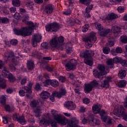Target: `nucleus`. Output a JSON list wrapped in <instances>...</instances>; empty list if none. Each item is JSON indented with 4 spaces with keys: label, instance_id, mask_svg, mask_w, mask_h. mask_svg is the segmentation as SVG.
Listing matches in <instances>:
<instances>
[{
    "label": "nucleus",
    "instance_id": "nucleus-16",
    "mask_svg": "<svg viewBox=\"0 0 127 127\" xmlns=\"http://www.w3.org/2000/svg\"><path fill=\"white\" fill-rule=\"evenodd\" d=\"M64 105L65 108L68 110H74L76 108V105L72 101H67Z\"/></svg>",
    "mask_w": 127,
    "mask_h": 127
},
{
    "label": "nucleus",
    "instance_id": "nucleus-12",
    "mask_svg": "<svg viewBox=\"0 0 127 127\" xmlns=\"http://www.w3.org/2000/svg\"><path fill=\"white\" fill-rule=\"evenodd\" d=\"M112 77L111 76H106L105 77V79L103 81V83L100 85V87L103 88H105L108 89L110 87V82H112Z\"/></svg>",
    "mask_w": 127,
    "mask_h": 127
},
{
    "label": "nucleus",
    "instance_id": "nucleus-40",
    "mask_svg": "<svg viewBox=\"0 0 127 127\" xmlns=\"http://www.w3.org/2000/svg\"><path fill=\"white\" fill-rule=\"evenodd\" d=\"M7 78L9 79V81L11 82H15L16 80V78L12 73H10L9 75H8Z\"/></svg>",
    "mask_w": 127,
    "mask_h": 127
},
{
    "label": "nucleus",
    "instance_id": "nucleus-37",
    "mask_svg": "<svg viewBox=\"0 0 127 127\" xmlns=\"http://www.w3.org/2000/svg\"><path fill=\"white\" fill-rule=\"evenodd\" d=\"M17 122L19 123L21 125H25V119H24V117L20 116L19 117Z\"/></svg>",
    "mask_w": 127,
    "mask_h": 127
},
{
    "label": "nucleus",
    "instance_id": "nucleus-15",
    "mask_svg": "<svg viewBox=\"0 0 127 127\" xmlns=\"http://www.w3.org/2000/svg\"><path fill=\"white\" fill-rule=\"evenodd\" d=\"M79 124V120L78 119L74 118L69 120L68 123V126L70 127H80L78 126Z\"/></svg>",
    "mask_w": 127,
    "mask_h": 127
},
{
    "label": "nucleus",
    "instance_id": "nucleus-31",
    "mask_svg": "<svg viewBox=\"0 0 127 127\" xmlns=\"http://www.w3.org/2000/svg\"><path fill=\"white\" fill-rule=\"evenodd\" d=\"M7 69V68L6 67H4L3 70L2 71V76H3L4 78H7V77H8L9 75L10 74L9 71H8Z\"/></svg>",
    "mask_w": 127,
    "mask_h": 127
},
{
    "label": "nucleus",
    "instance_id": "nucleus-5",
    "mask_svg": "<svg viewBox=\"0 0 127 127\" xmlns=\"http://www.w3.org/2000/svg\"><path fill=\"white\" fill-rule=\"evenodd\" d=\"M5 57L7 58V60L9 61H11L10 63H13L14 64L15 66H16L19 62L16 59H15V57H14V54L12 52H9L5 53Z\"/></svg>",
    "mask_w": 127,
    "mask_h": 127
},
{
    "label": "nucleus",
    "instance_id": "nucleus-43",
    "mask_svg": "<svg viewBox=\"0 0 127 127\" xmlns=\"http://www.w3.org/2000/svg\"><path fill=\"white\" fill-rule=\"evenodd\" d=\"M12 3L14 6H20V1L19 0H12Z\"/></svg>",
    "mask_w": 127,
    "mask_h": 127
},
{
    "label": "nucleus",
    "instance_id": "nucleus-14",
    "mask_svg": "<svg viewBox=\"0 0 127 127\" xmlns=\"http://www.w3.org/2000/svg\"><path fill=\"white\" fill-rule=\"evenodd\" d=\"M121 30L122 28L117 25L113 26L112 28L113 33H114L115 37H119L120 36V33L122 31Z\"/></svg>",
    "mask_w": 127,
    "mask_h": 127
},
{
    "label": "nucleus",
    "instance_id": "nucleus-24",
    "mask_svg": "<svg viewBox=\"0 0 127 127\" xmlns=\"http://www.w3.org/2000/svg\"><path fill=\"white\" fill-rule=\"evenodd\" d=\"M101 106L99 104H96L92 106V110L94 114H99L101 111Z\"/></svg>",
    "mask_w": 127,
    "mask_h": 127
},
{
    "label": "nucleus",
    "instance_id": "nucleus-20",
    "mask_svg": "<svg viewBox=\"0 0 127 127\" xmlns=\"http://www.w3.org/2000/svg\"><path fill=\"white\" fill-rule=\"evenodd\" d=\"M66 94H67V91H66V89L65 88H62L60 92H58L57 91V98L60 99L61 97H63V96H65Z\"/></svg>",
    "mask_w": 127,
    "mask_h": 127
},
{
    "label": "nucleus",
    "instance_id": "nucleus-58",
    "mask_svg": "<svg viewBox=\"0 0 127 127\" xmlns=\"http://www.w3.org/2000/svg\"><path fill=\"white\" fill-rule=\"evenodd\" d=\"M114 45H115V43H114L113 41H109L107 43V46H108V47H112V46H114Z\"/></svg>",
    "mask_w": 127,
    "mask_h": 127
},
{
    "label": "nucleus",
    "instance_id": "nucleus-6",
    "mask_svg": "<svg viewBox=\"0 0 127 127\" xmlns=\"http://www.w3.org/2000/svg\"><path fill=\"white\" fill-rule=\"evenodd\" d=\"M88 122L89 125L92 126L93 127H95V126H100V124H101L100 120L99 119H95V117L93 114H91L88 116Z\"/></svg>",
    "mask_w": 127,
    "mask_h": 127
},
{
    "label": "nucleus",
    "instance_id": "nucleus-39",
    "mask_svg": "<svg viewBox=\"0 0 127 127\" xmlns=\"http://www.w3.org/2000/svg\"><path fill=\"white\" fill-rule=\"evenodd\" d=\"M51 85L54 88H56L59 86V82L56 80H52Z\"/></svg>",
    "mask_w": 127,
    "mask_h": 127
},
{
    "label": "nucleus",
    "instance_id": "nucleus-9",
    "mask_svg": "<svg viewBox=\"0 0 127 127\" xmlns=\"http://www.w3.org/2000/svg\"><path fill=\"white\" fill-rule=\"evenodd\" d=\"M54 119L57 123H58V124H60L61 125H63V126H65L66 124L68 123L67 120L65 119L63 116L58 114L55 116Z\"/></svg>",
    "mask_w": 127,
    "mask_h": 127
},
{
    "label": "nucleus",
    "instance_id": "nucleus-64",
    "mask_svg": "<svg viewBox=\"0 0 127 127\" xmlns=\"http://www.w3.org/2000/svg\"><path fill=\"white\" fill-rule=\"evenodd\" d=\"M121 64L124 67H127V60H123L121 62Z\"/></svg>",
    "mask_w": 127,
    "mask_h": 127
},
{
    "label": "nucleus",
    "instance_id": "nucleus-10",
    "mask_svg": "<svg viewBox=\"0 0 127 127\" xmlns=\"http://www.w3.org/2000/svg\"><path fill=\"white\" fill-rule=\"evenodd\" d=\"M77 65V61L74 59H72L68 63L65 64V67L69 70H74L76 68Z\"/></svg>",
    "mask_w": 127,
    "mask_h": 127
},
{
    "label": "nucleus",
    "instance_id": "nucleus-35",
    "mask_svg": "<svg viewBox=\"0 0 127 127\" xmlns=\"http://www.w3.org/2000/svg\"><path fill=\"white\" fill-rule=\"evenodd\" d=\"M106 63L107 65L109 66V68L110 69H112V68H114V60L113 61L112 59H109V60L107 61Z\"/></svg>",
    "mask_w": 127,
    "mask_h": 127
},
{
    "label": "nucleus",
    "instance_id": "nucleus-11",
    "mask_svg": "<svg viewBox=\"0 0 127 127\" xmlns=\"http://www.w3.org/2000/svg\"><path fill=\"white\" fill-rule=\"evenodd\" d=\"M42 37L39 34H36L34 35L33 38L32 39V45L33 47L37 46V43L41 41Z\"/></svg>",
    "mask_w": 127,
    "mask_h": 127
},
{
    "label": "nucleus",
    "instance_id": "nucleus-22",
    "mask_svg": "<svg viewBox=\"0 0 127 127\" xmlns=\"http://www.w3.org/2000/svg\"><path fill=\"white\" fill-rule=\"evenodd\" d=\"M40 98L43 100H46L50 97V93L47 91H42L40 94Z\"/></svg>",
    "mask_w": 127,
    "mask_h": 127
},
{
    "label": "nucleus",
    "instance_id": "nucleus-49",
    "mask_svg": "<svg viewBox=\"0 0 127 127\" xmlns=\"http://www.w3.org/2000/svg\"><path fill=\"white\" fill-rule=\"evenodd\" d=\"M120 40L122 43H127V36L126 35L121 36Z\"/></svg>",
    "mask_w": 127,
    "mask_h": 127
},
{
    "label": "nucleus",
    "instance_id": "nucleus-18",
    "mask_svg": "<svg viewBox=\"0 0 127 127\" xmlns=\"http://www.w3.org/2000/svg\"><path fill=\"white\" fill-rule=\"evenodd\" d=\"M93 5H90L87 6L85 9V13H84V17H86L87 18H90L91 17V14H89L88 13L92 10L93 8Z\"/></svg>",
    "mask_w": 127,
    "mask_h": 127
},
{
    "label": "nucleus",
    "instance_id": "nucleus-32",
    "mask_svg": "<svg viewBox=\"0 0 127 127\" xmlns=\"http://www.w3.org/2000/svg\"><path fill=\"white\" fill-rule=\"evenodd\" d=\"M27 68L29 70H33L34 69V63L31 61H29L27 63Z\"/></svg>",
    "mask_w": 127,
    "mask_h": 127
},
{
    "label": "nucleus",
    "instance_id": "nucleus-48",
    "mask_svg": "<svg viewBox=\"0 0 127 127\" xmlns=\"http://www.w3.org/2000/svg\"><path fill=\"white\" fill-rule=\"evenodd\" d=\"M84 62L85 64H87V65H89V66L93 65V61L92 60H87L85 59Z\"/></svg>",
    "mask_w": 127,
    "mask_h": 127
},
{
    "label": "nucleus",
    "instance_id": "nucleus-57",
    "mask_svg": "<svg viewBox=\"0 0 127 127\" xmlns=\"http://www.w3.org/2000/svg\"><path fill=\"white\" fill-rule=\"evenodd\" d=\"M116 53L118 54H120L123 52V50L122 49V48L120 47H118L115 49Z\"/></svg>",
    "mask_w": 127,
    "mask_h": 127
},
{
    "label": "nucleus",
    "instance_id": "nucleus-53",
    "mask_svg": "<svg viewBox=\"0 0 127 127\" xmlns=\"http://www.w3.org/2000/svg\"><path fill=\"white\" fill-rule=\"evenodd\" d=\"M6 102V97H5V96H2L0 100V103L2 104V105H5Z\"/></svg>",
    "mask_w": 127,
    "mask_h": 127
},
{
    "label": "nucleus",
    "instance_id": "nucleus-36",
    "mask_svg": "<svg viewBox=\"0 0 127 127\" xmlns=\"http://www.w3.org/2000/svg\"><path fill=\"white\" fill-rule=\"evenodd\" d=\"M38 105V101L35 100H32L30 103V106L31 108H36Z\"/></svg>",
    "mask_w": 127,
    "mask_h": 127
},
{
    "label": "nucleus",
    "instance_id": "nucleus-30",
    "mask_svg": "<svg viewBox=\"0 0 127 127\" xmlns=\"http://www.w3.org/2000/svg\"><path fill=\"white\" fill-rule=\"evenodd\" d=\"M6 87V81L4 78L0 77V89H4Z\"/></svg>",
    "mask_w": 127,
    "mask_h": 127
},
{
    "label": "nucleus",
    "instance_id": "nucleus-4",
    "mask_svg": "<svg viewBox=\"0 0 127 127\" xmlns=\"http://www.w3.org/2000/svg\"><path fill=\"white\" fill-rule=\"evenodd\" d=\"M83 40L85 43L86 47L87 48H90L93 44H94V43L97 41V37H96L95 33L91 32L88 37L83 38Z\"/></svg>",
    "mask_w": 127,
    "mask_h": 127
},
{
    "label": "nucleus",
    "instance_id": "nucleus-47",
    "mask_svg": "<svg viewBox=\"0 0 127 127\" xmlns=\"http://www.w3.org/2000/svg\"><path fill=\"white\" fill-rule=\"evenodd\" d=\"M98 114H99L100 116H101V119H102L103 117L107 116V112L104 110L99 111Z\"/></svg>",
    "mask_w": 127,
    "mask_h": 127
},
{
    "label": "nucleus",
    "instance_id": "nucleus-61",
    "mask_svg": "<svg viewBox=\"0 0 127 127\" xmlns=\"http://www.w3.org/2000/svg\"><path fill=\"white\" fill-rule=\"evenodd\" d=\"M67 23L70 26H73V25H74L75 24V22H74V21L72 19H69L68 20Z\"/></svg>",
    "mask_w": 127,
    "mask_h": 127
},
{
    "label": "nucleus",
    "instance_id": "nucleus-19",
    "mask_svg": "<svg viewBox=\"0 0 127 127\" xmlns=\"http://www.w3.org/2000/svg\"><path fill=\"white\" fill-rule=\"evenodd\" d=\"M110 32H111V29L105 28L99 31L98 33L100 36H102V37H105L107 35H108V34H109Z\"/></svg>",
    "mask_w": 127,
    "mask_h": 127
},
{
    "label": "nucleus",
    "instance_id": "nucleus-26",
    "mask_svg": "<svg viewBox=\"0 0 127 127\" xmlns=\"http://www.w3.org/2000/svg\"><path fill=\"white\" fill-rule=\"evenodd\" d=\"M116 18H118V15L112 13L109 14L106 17L105 19L107 20H113V19H116Z\"/></svg>",
    "mask_w": 127,
    "mask_h": 127
},
{
    "label": "nucleus",
    "instance_id": "nucleus-52",
    "mask_svg": "<svg viewBox=\"0 0 127 127\" xmlns=\"http://www.w3.org/2000/svg\"><path fill=\"white\" fill-rule=\"evenodd\" d=\"M1 22L2 23H8L9 19L6 17H2L1 18Z\"/></svg>",
    "mask_w": 127,
    "mask_h": 127
},
{
    "label": "nucleus",
    "instance_id": "nucleus-34",
    "mask_svg": "<svg viewBox=\"0 0 127 127\" xmlns=\"http://www.w3.org/2000/svg\"><path fill=\"white\" fill-rule=\"evenodd\" d=\"M90 85L92 86L93 88V87H95L96 88H100L101 87V85L99 84V82L96 80H93L91 82Z\"/></svg>",
    "mask_w": 127,
    "mask_h": 127
},
{
    "label": "nucleus",
    "instance_id": "nucleus-51",
    "mask_svg": "<svg viewBox=\"0 0 127 127\" xmlns=\"http://www.w3.org/2000/svg\"><path fill=\"white\" fill-rule=\"evenodd\" d=\"M96 29L99 31H102L104 29V27L100 23H98L96 26Z\"/></svg>",
    "mask_w": 127,
    "mask_h": 127
},
{
    "label": "nucleus",
    "instance_id": "nucleus-54",
    "mask_svg": "<svg viewBox=\"0 0 127 127\" xmlns=\"http://www.w3.org/2000/svg\"><path fill=\"white\" fill-rule=\"evenodd\" d=\"M10 43L11 45L15 46L17 44V43H18V41H17V40L16 39H12L10 41Z\"/></svg>",
    "mask_w": 127,
    "mask_h": 127
},
{
    "label": "nucleus",
    "instance_id": "nucleus-33",
    "mask_svg": "<svg viewBox=\"0 0 127 127\" xmlns=\"http://www.w3.org/2000/svg\"><path fill=\"white\" fill-rule=\"evenodd\" d=\"M33 57H35V58H37L38 59H40V56H41V54L38 52L37 50H35L32 53Z\"/></svg>",
    "mask_w": 127,
    "mask_h": 127
},
{
    "label": "nucleus",
    "instance_id": "nucleus-8",
    "mask_svg": "<svg viewBox=\"0 0 127 127\" xmlns=\"http://www.w3.org/2000/svg\"><path fill=\"white\" fill-rule=\"evenodd\" d=\"M113 114L117 117H124L126 115V110L124 107L120 106L118 109H115L113 111Z\"/></svg>",
    "mask_w": 127,
    "mask_h": 127
},
{
    "label": "nucleus",
    "instance_id": "nucleus-45",
    "mask_svg": "<svg viewBox=\"0 0 127 127\" xmlns=\"http://www.w3.org/2000/svg\"><path fill=\"white\" fill-rule=\"evenodd\" d=\"M4 108L7 112H13L14 111V108H10L9 105H5Z\"/></svg>",
    "mask_w": 127,
    "mask_h": 127
},
{
    "label": "nucleus",
    "instance_id": "nucleus-25",
    "mask_svg": "<svg viewBox=\"0 0 127 127\" xmlns=\"http://www.w3.org/2000/svg\"><path fill=\"white\" fill-rule=\"evenodd\" d=\"M39 125L41 127H48V126H49V122L48 120H46V119H43L41 121H40Z\"/></svg>",
    "mask_w": 127,
    "mask_h": 127
},
{
    "label": "nucleus",
    "instance_id": "nucleus-2",
    "mask_svg": "<svg viewBox=\"0 0 127 127\" xmlns=\"http://www.w3.org/2000/svg\"><path fill=\"white\" fill-rule=\"evenodd\" d=\"M35 27L26 26L21 27L20 29H14V32L16 35H20L21 36H29L31 34L32 31L34 29Z\"/></svg>",
    "mask_w": 127,
    "mask_h": 127
},
{
    "label": "nucleus",
    "instance_id": "nucleus-28",
    "mask_svg": "<svg viewBox=\"0 0 127 127\" xmlns=\"http://www.w3.org/2000/svg\"><path fill=\"white\" fill-rule=\"evenodd\" d=\"M127 76V71L125 70L121 69L119 71L118 77L120 79H125Z\"/></svg>",
    "mask_w": 127,
    "mask_h": 127
},
{
    "label": "nucleus",
    "instance_id": "nucleus-27",
    "mask_svg": "<svg viewBox=\"0 0 127 127\" xmlns=\"http://www.w3.org/2000/svg\"><path fill=\"white\" fill-rule=\"evenodd\" d=\"M101 120L102 122H104L105 124H107V125H111L112 124V120L110 119V117L107 115L102 117Z\"/></svg>",
    "mask_w": 127,
    "mask_h": 127
},
{
    "label": "nucleus",
    "instance_id": "nucleus-62",
    "mask_svg": "<svg viewBox=\"0 0 127 127\" xmlns=\"http://www.w3.org/2000/svg\"><path fill=\"white\" fill-rule=\"evenodd\" d=\"M2 119L3 124H7V123H8V119H9V117H3Z\"/></svg>",
    "mask_w": 127,
    "mask_h": 127
},
{
    "label": "nucleus",
    "instance_id": "nucleus-7",
    "mask_svg": "<svg viewBox=\"0 0 127 127\" xmlns=\"http://www.w3.org/2000/svg\"><path fill=\"white\" fill-rule=\"evenodd\" d=\"M60 28V26L57 23L50 24L49 26H46L47 31L51 32H56Z\"/></svg>",
    "mask_w": 127,
    "mask_h": 127
},
{
    "label": "nucleus",
    "instance_id": "nucleus-1",
    "mask_svg": "<svg viewBox=\"0 0 127 127\" xmlns=\"http://www.w3.org/2000/svg\"><path fill=\"white\" fill-rule=\"evenodd\" d=\"M97 69L93 70V75L95 78H98L100 80H103L104 79V75H106L107 73H109L110 69L107 68V71H106V67L104 64H99L97 66Z\"/></svg>",
    "mask_w": 127,
    "mask_h": 127
},
{
    "label": "nucleus",
    "instance_id": "nucleus-56",
    "mask_svg": "<svg viewBox=\"0 0 127 127\" xmlns=\"http://www.w3.org/2000/svg\"><path fill=\"white\" fill-rule=\"evenodd\" d=\"M88 28H89V25L85 24L82 27V30L83 32H86V31H88Z\"/></svg>",
    "mask_w": 127,
    "mask_h": 127
},
{
    "label": "nucleus",
    "instance_id": "nucleus-17",
    "mask_svg": "<svg viewBox=\"0 0 127 127\" xmlns=\"http://www.w3.org/2000/svg\"><path fill=\"white\" fill-rule=\"evenodd\" d=\"M53 5L48 4L45 7V11L47 14H50L53 12Z\"/></svg>",
    "mask_w": 127,
    "mask_h": 127
},
{
    "label": "nucleus",
    "instance_id": "nucleus-13",
    "mask_svg": "<svg viewBox=\"0 0 127 127\" xmlns=\"http://www.w3.org/2000/svg\"><path fill=\"white\" fill-rule=\"evenodd\" d=\"M29 18V14H25L24 16V18L22 19V22L27 24L28 26H32V27H35L36 26V24H34L33 22L31 21H28V19Z\"/></svg>",
    "mask_w": 127,
    "mask_h": 127
},
{
    "label": "nucleus",
    "instance_id": "nucleus-23",
    "mask_svg": "<svg viewBox=\"0 0 127 127\" xmlns=\"http://www.w3.org/2000/svg\"><path fill=\"white\" fill-rule=\"evenodd\" d=\"M29 87L27 86H25L24 87V89L25 90L26 93H28V94H32V91L31 90V88H32V86H33V83L30 81L28 83Z\"/></svg>",
    "mask_w": 127,
    "mask_h": 127
},
{
    "label": "nucleus",
    "instance_id": "nucleus-60",
    "mask_svg": "<svg viewBox=\"0 0 127 127\" xmlns=\"http://www.w3.org/2000/svg\"><path fill=\"white\" fill-rule=\"evenodd\" d=\"M110 48L106 47L104 49H103V53L105 54H109V52H110Z\"/></svg>",
    "mask_w": 127,
    "mask_h": 127
},
{
    "label": "nucleus",
    "instance_id": "nucleus-29",
    "mask_svg": "<svg viewBox=\"0 0 127 127\" xmlns=\"http://www.w3.org/2000/svg\"><path fill=\"white\" fill-rule=\"evenodd\" d=\"M94 56V54H90L89 51H86L83 53V57L85 59H91Z\"/></svg>",
    "mask_w": 127,
    "mask_h": 127
},
{
    "label": "nucleus",
    "instance_id": "nucleus-21",
    "mask_svg": "<svg viewBox=\"0 0 127 127\" xmlns=\"http://www.w3.org/2000/svg\"><path fill=\"white\" fill-rule=\"evenodd\" d=\"M92 90H93L92 84H90V83L85 84L84 92L86 94H89V93L92 92Z\"/></svg>",
    "mask_w": 127,
    "mask_h": 127
},
{
    "label": "nucleus",
    "instance_id": "nucleus-59",
    "mask_svg": "<svg viewBox=\"0 0 127 127\" xmlns=\"http://www.w3.org/2000/svg\"><path fill=\"white\" fill-rule=\"evenodd\" d=\"M18 118H19V114L17 113L14 114L12 116L13 121H17V120H18Z\"/></svg>",
    "mask_w": 127,
    "mask_h": 127
},
{
    "label": "nucleus",
    "instance_id": "nucleus-3",
    "mask_svg": "<svg viewBox=\"0 0 127 127\" xmlns=\"http://www.w3.org/2000/svg\"><path fill=\"white\" fill-rule=\"evenodd\" d=\"M63 42H64V37L61 36L59 38L55 37L51 41L50 44L52 48H56V49L62 51L64 49V45L62 44Z\"/></svg>",
    "mask_w": 127,
    "mask_h": 127
},
{
    "label": "nucleus",
    "instance_id": "nucleus-63",
    "mask_svg": "<svg viewBox=\"0 0 127 127\" xmlns=\"http://www.w3.org/2000/svg\"><path fill=\"white\" fill-rule=\"evenodd\" d=\"M118 10L119 12H124V10H125V7L120 6L118 8Z\"/></svg>",
    "mask_w": 127,
    "mask_h": 127
},
{
    "label": "nucleus",
    "instance_id": "nucleus-50",
    "mask_svg": "<svg viewBox=\"0 0 127 127\" xmlns=\"http://www.w3.org/2000/svg\"><path fill=\"white\" fill-rule=\"evenodd\" d=\"M10 64H9V67L10 68V69L11 70V71H12L13 72H15V66H16L14 65V64H13V63H10Z\"/></svg>",
    "mask_w": 127,
    "mask_h": 127
},
{
    "label": "nucleus",
    "instance_id": "nucleus-46",
    "mask_svg": "<svg viewBox=\"0 0 127 127\" xmlns=\"http://www.w3.org/2000/svg\"><path fill=\"white\" fill-rule=\"evenodd\" d=\"M127 85V81L125 80H123L120 81V83H119V87H126Z\"/></svg>",
    "mask_w": 127,
    "mask_h": 127
},
{
    "label": "nucleus",
    "instance_id": "nucleus-42",
    "mask_svg": "<svg viewBox=\"0 0 127 127\" xmlns=\"http://www.w3.org/2000/svg\"><path fill=\"white\" fill-rule=\"evenodd\" d=\"M79 1L81 2V3H82V4L89 6L92 1V0H79Z\"/></svg>",
    "mask_w": 127,
    "mask_h": 127
},
{
    "label": "nucleus",
    "instance_id": "nucleus-41",
    "mask_svg": "<svg viewBox=\"0 0 127 127\" xmlns=\"http://www.w3.org/2000/svg\"><path fill=\"white\" fill-rule=\"evenodd\" d=\"M22 15V13L16 12L14 15V18H15L17 20H19V19H21Z\"/></svg>",
    "mask_w": 127,
    "mask_h": 127
},
{
    "label": "nucleus",
    "instance_id": "nucleus-38",
    "mask_svg": "<svg viewBox=\"0 0 127 127\" xmlns=\"http://www.w3.org/2000/svg\"><path fill=\"white\" fill-rule=\"evenodd\" d=\"M114 63H116L118 64L119 63H122V61H123V59L120 58L119 57H116L113 59Z\"/></svg>",
    "mask_w": 127,
    "mask_h": 127
},
{
    "label": "nucleus",
    "instance_id": "nucleus-55",
    "mask_svg": "<svg viewBox=\"0 0 127 127\" xmlns=\"http://www.w3.org/2000/svg\"><path fill=\"white\" fill-rule=\"evenodd\" d=\"M41 47H43L44 49H48V43H43L41 44Z\"/></svg>",
    "mask_w": 127,
    "mask_h": 127
},
{
    "label": "nucleus",
    "instance_id": "nucleus-44",
    "mask_svg": "<svg viewBox=\"0 0 127 127\" xmlns=\"http://www.w3.org/2000/svg\"><path fill=\"white\" fill-rule=\"evenodd\" d=\"M55 97H57V91H53L52 95L50 96V99L52 102H54Z\"/></svg>",
    "mask_w": 127,
    "mask_h": 127
}]
</instances>
